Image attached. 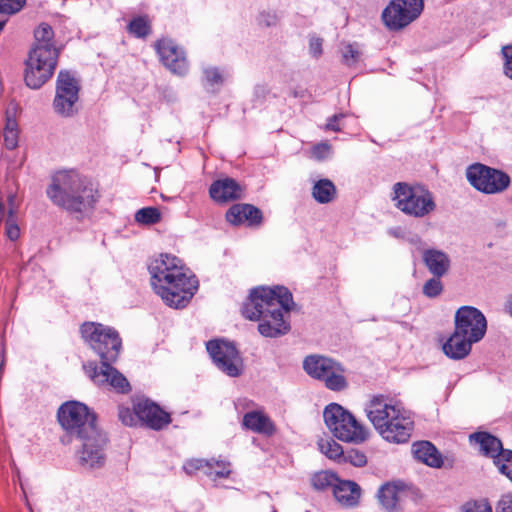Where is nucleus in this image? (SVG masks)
Returning <instances> with one entry per match:
<instances>
[{"instance_id":"1","label":"nucleus","mask_w":512,"mask_h":512,"mask_svg":"<svg viewBox=\"0 0 512 512\" xmlns=\"http://www.w3.org/2000/svg\"><path fill=\"white\" fill-rule=\"evenodd\" d=\"M291 304L292 294L286 287H258L251 290L241 312L246 319L260 322L258 331L262 336L276 338L290 330L283 313L290 311Z\"/></svg>"},{"instance_id":"2","label":"nucleus","mask_w":512,"mask_h":512,"mask_svg":"<svg viewBox=\"0 0 512 512\" xmlns=\"http://www.w3.org/2000/svg\"><path fill=\"white\" fill-rule=\"evenodd\" d=\"M58 421L69 435L83 441L80 454L81 463L90 468L104 464V447L106 435L96 426V416L86 405L77 401H69L60 406L57 413Z\"/></svg>"},{"instance_id":"3","label":"nucleus","mask_w":512,"mask_h":512,"mask_svg":"<svg viewBox=\"0 0 512 512\" xmlns=\"http://www.w3.org/2000/svg\"><path fill=\"white\" fill-rule=\"evenodd\" d=\"M149 272L155 292L170 307H185L197 289V281L186 275L175 256L160 255L149 265Z\"/></svg>"},{"instance_id":"4","label":"nucleus","mask_w":512,"mask_h":512,"mask_svg":"<svg viewBox=\"0 0 512 512\" xmlns=\"http://www.w3.org/2000/svg\"><path fill=\"white\" fill-rule=\"evenodd\" d=\"M46 194L54 205L70 213L92 210L99 198L92 183L75 171L55 173Z\"/></svg>"},{"instance_id":"5","label":"nucleus","mask_w":512,"mask_h":512,"mask_svg":"<svg viewBox=\"0 0 512 512\" xmlns=\"http://www.w3.org/2000/svg\"><path fill=\"white\" fill-rule=\"evenodd\" d=\"M326 426L340 441L360 444L368 438V430L352 413L337 403L327 405L323 412Z\"/></svg>"},{"instance_id":"6","label":"nucleus","mask_w":512,"mask_h":512,"mask_svg":"<svg viewBox=\"0 0 512 512\" xmlns=\"http://www.w3.org/2000/svg\"><path fill=\"white\" fill-rule=\"evenodd\" d=\"M395 206L403 213L423 218L436 209L432 193L424 186L398 182L393 186Z\"/></svg>"},{"instance_id":"7","label":"nucleus","mask_w":512,"mask_h":512,"mask_svg":"<svg viewBox=\"0 0 512 512\" xmlns=\"http://www.w3.org/2000/svg\"><path fill=\"white\" fill-rule=\"evenodd\" d=\"M80 331L83 339L99 355L101 364L117 360L121 339L115 330L99 323L86 322L82 324Z\"/></svg>"},{"instance_id":"8","label":"nucleus","mask_w":512,"mask_h":512,"mask_svg":"<svg viewBox=\"0 0 512 512\" xmlns=\"http://www.w3.org/2000/svg\"><path fill=\"white\" fill-rule=\"evenodd\" d=\"M306 373L331 391L340 392L348 387L345 369L341 363L322 355H310L303 361Z\"/></svg>"},{"instance_id":"9","label":"nucleus","mask_w":512,"mask_h":512,"mask_svg":"<svg viewBox=\"0 0 512 512\" xmlns=\"http://www.w3.org/2000/svg\"><path fill=\"white\" fill-rule=\"evenodd\" d=\"M58 50L33 47L25 62L24 80L28 87L39 89L53 75L58 62Z\"/></svg>"},{"instance_id":"10","label":"nucleus","mask_w":512,"mask_h":512,"mask_svg":"<svg viewBox=\"0 0 512 512\" xmlns=\"http://www.w3.org/2000/svg\"><path fill=\"white\" fill-rule=\"evenodd\" d=\"M466 177L471 186L485 194L502 193L511 183L507 173L481 163L470 165Z\"/></svg>"},{"instance_id":"11","label":"nucleus","mask_w":512,"mask_h":512,"mask_svg":"<svg viewBox=\"0 0 512 512\" xmlns=\"http://www.w3.org/2000/svg\"><path fill=\"white\" fill-rule=\"evenodd\" d=\"M424 8V0H392L382 12L384 24L390 30H400L417 19Z\"/></svg>"},{"instance_id":"12","label":"nucleus","mask_w":512,"mask_h":512,"mask_svg":"<svg viewBox=\"0 0 512 512\" xmlns=\"http://www.w3.org/2000/svg\"><path fill=\"white\" fill-rule=\"evenodd\" d=\"M79 90V82L70 72H59L53 101V107L59 115L70 117L75 113L74 105L78 101Z\"/></svg>"},{"instance_id":"13","label":"nucleus","mask_w":512,"mask_h":512,"mask_svg":"<svg viewBox=\"0 0 512 512\" xmlns=\"http://www.w3.org/2000/svg\"><path fill=\"white\" fill-rule=\"evenodd\" d=\"M206 349L215 365L231 377L241 374L242 360L233 343L224 340H210Z\"/></svg>"},{"instance_id":"14","label":"nucleus","mask_w":512,"mask_h":512,"mask_svg":"<svg viewBox=\"0 0 512 512\" xmlns=\"http://www.w3.org/2000/svg\"><path fill=\"white\" fill-rule=\"evenodd\" d=\"M403 408L385 395H373L365 406V413L378 434L396 418Z\"/></svg>"},{"instance_id":"15","label":"nucleus","mask_w":512,"mask_h":512,"mask_svg":"<svg viewBox=\"0 0 512 512\" xmlns=\"http://www.w3.org/2000/svg\"><path fill=\"white\" fill-rule=\"evenodd\" d=\"M454 322V330L472 341L479 342L486 333V318L484 314L475 307H460L455 313Z\"/></svg>"},{"instance_id":"16","label":"nucleus","mask_w":512,"mask_h":512,"mask_svg":"<svg viewBox=\"0 0 512 512\" xmlns=\"http://www.w3.org/2000/svg\"><path fill=\"white\" fill-rule=\"evenodd\" d=\"M84 369L91 380L98 386L110 385L121 393H127L130 390L127 379L112 367L111 363L101 364L100 367L89 363L88 365H84Z\"/></svg>"},{"instance_id":"17","label":"nucleus","mask_w":512,"mask_h":512,"mask_svg":"<svg viewBox=\"0 0 512 512\" xmlns=\"http://www.w3.org/2000/svg\"><path fill=\"white\" fill-rule=\"evenodd\" d=\"M134 410L139 416L140 426L160 430L171 422L170 415L149 399L136 401Z\"/></svg>"},{"instance_id":"18","label":"nucleus","mask_w":512,"mask_h":512,"mask_svg":"<svg viewBox=\"0 0 512 512\" xmlns=\"http://www.w3.org/2000/svg\"><path fill=\"white\" fill-rule=\"evenodd\" d=\"M155 48L166 68L175 74L183 75L186 73L188 65L184 52L173 41L159 40L156 42Z\"/></svg>"},{"instance_id":"19","label":"nucleus","mask_w":512,"mask_h":512,"mask_svg":"<svg viewBox=\"0 0 512 512\" xmlns=\"http://www.w3.org/2000/svg\"><path fill=\"white\" fill-rule=\"evenodd\" d=\"M414 429V421L407 411L404 409L394 418L379 435L386 441L391 443H406L409 441Z\"/></svg>"},{"instance_id":"20","label":"nucleus","mask_w":512,"mask_h":512,"mask_svg":"<svg viewBox=\"0 0 512 512\" xmlns=\"http://www.w3.org/2000/svg\"><path fill=\"white\" fill-rule=\"evenodd\" d=\"M470 441H474L479 445V451L485 457L491 458L493 464L496 466V462H502L503 455L508 452L509 449H504L503 444L499 438L488 433V432H476L470 435Z\"/></svg>"},{"instance_id":"21","label":"nucleus","mask_w":512,"mask_h":512,"mask_svg":"<svg viewBox=\"0 0 512 512\" xmlns=\"http://www.w3.org/2000/svg\"><path fill=\"white\" fill-rule=\"evenodd\" d=\"M243 191V187L236 180L225 178L214 181L210 186L209 194L216 202L226 203L241 199Z\"/></svg>"},{"instance_id":"22","label":"nucleus","mask_w":512,"mask_h":512,"mask_svg":"<svg viewBox=\"0 0 512 512\" xmlns=\"http://www.w3.org/2000/svg\"><path fill=\"white\" fill-rule=\"evenodd\" d=\"M226 219L233 225L247 222L249 226H259L262 223V212L251 204H235L226 213Z\"/></svg>"},{"instance_id":"23","label":"nucleus","mask_w":512,"mask_h":512,"mask_svg":"<svg viewBox=\"0 0 512 512\" xmlns=\"http://www.w3.org/2000/svg\"><path fill=\"white\" fill-rule=\"evenodd\" d=\"M477 343L454 330L453 334L443 344V352L454 360H460L469 355L472 344Z\"/></svg>"},{"instance_id":"24","label":"nucleus","mask_w":512,"mask_h":512,"mask_svg":"<svg viewBox=\"0 0 512 512\" xmlns=\"http://www.w3.org/2000/svg\"><path fill=\"white\" fill-rule=\"evenodd\" d=\"M423 262L433 276H445L451 265L449 256L437 249H427L423 252Z\"/></svg>"},{"instance_id":"25","label":"nucleus","mask_w":512,"mask_h":512,"mask_svg":"<svg viewBox=\"0 0 512 512\" xmlns=\"http://www.w3.org/2000/svg\"><path fill=\"white\" fill-rule=\"evenodd\" d=\"M333 494L342 506L354 507L359 503L361 488L353 481L339 480L335 484Z\"/></svg>"},{"instance_id":"26","label":"nucleus","mask_w":512,"mask_h":512,"mask_svg":"<svg viewBox=\"0 0 512 512\" xmlns=\"http://www.w3.org/2000/svg\"><path fill=\"white\" fill-rule=\"evenodd\" d=\"M412 451L416 459L434 468H440L443 459L437 448L429 441L416 442L412 446Z\"/></svg>"},{"instance_id":"27","label":"nucleus","mask_w":512,"mask_h":512,"mask_svg":"<svg viewBox=\"0 0 512 512\" xmlns=\"http://www.w3.org/2000/svg\"><path fill=\"white\" fill-rule=\"evenodd\" d=\"M243 426L256 433L272 435L275 427L269 417L258 411H251L244 415Z\"/></svg>"},{"instance_id":"28","label":"nucleus","mask_w":512,"mask_h":512,"mask_svg":"<svg viewBox=\"0 0 512 512\" xmlns=\"http://www.w3.org/2000/svg\"><path fill=\"white\" fill-rule=\"evenodd\" d=\"M400 493L401 489L397 484L386 483L379 488L377 497L387 512H397L400 509Z\"/></svg>"},{"instance_id":"29","label":"nucleus","mask_w":512,"mask_h":512,"mask_svg":"<svg viewBox=\"0 0 512 512\" xmlns=\"http://www.w3.org/2000/svg\"><path fill=\"white\" fill-rule=\"evenodd\" d=\"M336 194V187L329 179L318 180L312 188V196L320 204L332 202L335 199Z\"/></svg>"},{"instance_id":"30","label":"nucleus","mask_w":512,"mask_h":512,"mask_svg":"<svg viewBox=\"0 0 512 512\" xmlns=\"http://www.w3.org/2000/svg\"><path fill=\"white\" fill-rule=\"evenodd\" d=\"M35 45L34 47H45L48 49H56L52 43L54 32L50 25L42 23L34 31Z\"/></svg>"},{"instance_id":"31","label":"nucleus","mask_w":512,"mask_h":512,"mask_svg":"<svg viewBox=\"0 0 512 512\" xmlns=\"http://www.w3.org/2000/svg\"><path fill=\"white\" fill-rule=\"evenodd\" d=\"M338 481V477L329 471L317 472L311 478V484L316 490H325L328 487H333L334 489Z\"/></svg>"},{"instance_id":"32","label":"nucleus","mask_w":512,"mask_h":512,"mask_svg":"<svg viewBox=\"0 0 512 512\" xmlns=\"http://www.w3.org/2000/svg\"><path fill=\"white\" fill-rule=\"evenodd\" d=\"M128 32L137 38H145L151 33V25L146 16H138L128 24Z\"/></svg>"},{"instance_id":"33","label":"nucleus","mask_w":512,"mask_h":512,"mask_svg":"<svg viewBox=\"0 0 512 512\" xmlns=\"http://www.w3.org/2000/svg\"><path fill=\"white\" fill-rule=\"evenodd\" d=\"M318 446L320 451L326 455L329 459L333 460H342L343 457V448L342 446L337 443L335 440L328 438V439H321L318 442Z\"/></svg>"},{"instance_id":"34","label":"nucleus","mask_w":512,"mask_h":512,"mask_svg":"<svg viewBox=\"0 0 512 512\" xmlns=\"http://www.w3.org/2000/svg\"><path fill=\"white\" fill-rule=\"evenodd\" d=\"M183 469L189 475L202 470L207 476H212L213 462L205 459H190L183 465Z\"/></svg>"},{"instance_id":"35","label":"nucleus","mask_w":512,"mask_h":512,"mask_svg":"<svg viewBox=\"0 0 512 512\" xmlns=\"http://www.w3.org/2000/svg\"><path fill=\"white\" fill-rule=\"evenodd\" d=\"M160 219L161 213L156 207H145L135 214V220L140 224L151 225L159 222Z\"/></svg>"},{"instance_id":"36","label":"nucleus","mask_w":512,"mask_h":512,"mask_svg":"<svg viewBox=\"0 0 512 512\" xmlns=\"http://www.w3.org/2000/svg\"><path fill=\"white\" fill-rule=\"evenodd\" d=\"M342 62L351 67L356 65L361 58L362 52L360 51L357 44H344L341 49Z\"/></svg>"},{"instance_id":"37","label":"nucleus","mask_w":512,"mask_h":512,"mask_svg":"<svg viewBox=\"0 0 512 512\" xmlns=\"http://www.w3.org/2000/svg\"><path fill=\"white\" fill-rule=\"evenodd\" d=\"M443 288L441 277L433 276L424 283L422 292L428 298H436L443 292Z\"/></svg>"},{"instance_id":"38","label":"nucleus","mask_w":512,"mask_h":512,"mask_svg":"<svg viewBox=\"0 0 512 512\" xmlns=\"http://www.w3.org/2000/svg\"><path fill=\"white\" fill-rule=\"evenodd\" d=\"M118 417L119 420L126 426H138L139 416L135 413L134 408L130 409L128 407L119 406L118 408Z\"/></svg>"},{"instance_id":"39","label":"nucleus","mask_w":512,"mask_h":512,"mask_svg":"<svg viewBox=\"0 0 512 512\" xmlns=\"http://www.w3.org/2000/svg\"><path fill=\"white\" fill-rule=\"evenodd\" d=\"M26 4V0H0V14L13 15Z\"/></svg>"},{"instance_id":"40","label":"nucleus","mask_w":512,"mask_h":512,"mask_svg":"<svg viewBox=\"0 0 512 512\" xmlns=\"http://www.w3.org/2000/svg\"><path fill=\"white\" fill-rule=\"evenodd\" d=\"M502 462H496V467L500 474L507 477L512 482V450H508L503 455Z\"/></svg>"},{"instance_id":"41","label":"nucleus","mask_w":512,"mask_h":512,"mask_svg":"<svg viewBox=\"0 0 512 512\" xmlns=\"http://www.w3.org/2000/svg\"><path fill=\"white\" fill-rule=\"evenodd\" d=\"M342 460L345 462H349L356 467H362L367 463V458L364 453L351 449L347 451V453H343Z\"/></svg>"},{"instance_id":"42","label":"nucleus","mask_w":512,"mask_h":512,"mask_svg":"<svg viewBox=\"0 0 512 512\" xmlns=\"http://www.w3.org/2000/svg\"><path fill=\"white\" fill-rule=\"evenodd\" d=\"M501 52L504 58L503 72L512 79V45L503 46Z\"/></svg>"},{"instance_id":"43","label":"nucleus","mask_w":512,"mask_h":512,"mask_svg":"<svg viewBox=\"0 0 512 512\" xmlns=\"http://www.w3.org/2000/svg\"><path fill=\"white\" fill-rule=\"evenodd\" d=\"M465 512H493L488 500L468 502L465 504Z\"/></svg>"},{"instance_id":"44","label":"nucleus","mask_w":512,"mask_h":512,"mask_svg":"<svg viewBox=\"0 0 512 512\" xmlns=\"http://www.w3.org/2000/svg\"><path fill=\"white\" fill-rule=\"evenodd\" d=\"M211 461L213 462V467L217 466L219 468L218 470L213 471V475L211 477H213L214 480L217 478L229 477L231 470L229 469L230 464L228 462L214 459H211Z\"/></svg>"},{"instance_id":"45","label":"nucleus","mask_w":512,"mask_h":512,"mask_svg":"<svg viewBox=\"0 0 512 512\" xmlns=\"http://www.w3.org/2000/svg\"><path fill=\"white\" fill-rule=\"evenodd\" d=\"M495 512H512V493L500 496L495 506Z\"/></svg>"},{"instance_id":"46","label":"nucleus","mask_w":512,"mask_h":512,"mask_svg":"<svg viewBox=\"0 0 512 512\" xmlns=\"http://www.w3.org/2000/svg\"><path fill=\"white\" fill-rule=\"evenodd\" d=\"M205 80L209 85H220L223 83V77L217 68H207L204 70Z\"/></svg>"},{"instance_id":"47","label":"nucleus","mask_w":512,"mask_h":512,"mask_svg":"<svg viewBox=\"0 0 512 512\" xmlns=\"http://www.w3.org/2000/svg\"><path fill=\"white\" fill-rule=\"evenodd\" d=\"M331 146L327 142L318 143L313 147L312 154L317 160L325 159L330 152Z\"/></svg>"},{"instance_id":"48","label":"nucleus","mask_w":512,"mask_h":512,"mask_svg":"<svg viewBox=\"0 0 512 512\" xmlns=\"http://www.w3.org/2000/svg\"><path fill=\"white\" fill-rule=\"evenodd\" d=\"M4 142L7 149H15L18 145V131H4Z\"/></svg>"},{"instance_id":"49","label":"nucleus","mask_w":512,"mask_h":512,"mask_svg":"<svg viewBox=\"0 0 512 512\" xmlns=\"http://www.w3.org/2000/svg\"><path fill=\"white\" fill-rule=\"evenodd\" d=\"M6 235L12 241H15L19 238L20 229L15 220H6Z\"/></svg>"},{"instance_id":"50","label":"nucleus","mask_w":512,"mask_h":512,"mask_svg":"<svg viewBox=\"0 0 512 512\" xmlns=\"http://www.w3.org/2000/svg\"><path fill=\"white\" fill-rule=\"evenodd\" d=\"M277 15L275 13L264 12L259 15L258 21L262 26L270 27L277 23Z\"/></svg>"},{"instance_id":"51","label":"nucleus","mask_w":512,"mask_h":512,"mask_svg":"<svg viewBox=\"0 0 512 512\" xmlns=\"http://www.w3.org/2000/svg\"><path fill=\"white\" fill-rule=\"evenodd\" d=\"M344 117V114H335L328 119V122L325 125V130H331L338 132L340 131V127L338 126V121Z\"/></svg>"},{"instance_id":"52","label":"nucleus","mask_w":512,"mask_h":512,"mask_svg":"<svg viewBox=\"0 0 512 512\" xmlns=\"http://www.w3.org/2000/svg\"><path fill=\"white\" fill-rule=\"evenodd\" d=\"M310 52L319 57L322 54V40L320 38H313L309 43Z\"/></svg>"},{"instance_id":"53","label":"nucleus","mask_w":512,"mask_h":512,"mask_svg":"<svg viewBox=\"0 0 512 512\" xmlns=\"http://www.w3.org/2000/svg\"><path fill=\"white\" fill-rule=\"evenodd\" d=\"M4 131H18V125L14 118L7 116Z\"/></svg>"},{"instance_id":"54","label":"nucleus","mask_w":512,"mask_h":512,"mask_svg":"<svg viewBox=\"0 0 512 512\" xmlns=\"http://www.w3.org/2000/svg\"><path fill=\"white\" fill-rule=\"evenodd\" d=\"M7 202L9 207H18L16 202V195L14 193H10L8 195Z\"/></svg>"},{"instance_id":"55","label":"nucleus","mask_w":512,"mask_h":512,"mask_svg":"<svg viewBox=\"0 0 512 512\" xmlns=\"http://www.w3.org/2000/svg\"><path fill=\"white\" fill-rule=\"evenodd\" d=\"M17 210H18V207H9L6 220H15V215H16Z\"/></svg>"},{"instance_id":"56","label":"nucleus","mask_w":512,"mask_h":512,"mask_svg":"<svg viewBox=\"0 0 512 512\" xmlns=\"http://www.w3.org/2000/svg\"><path fill=\"white\" fill-rule=\"evenodd\" d=\"M506 310L512 316V294L509 296V298L506 302Z\"/></svg>"},{"instance_id":"57","label":"nucleus","mask_w":512,"mask_h":512,"mask_svg":"<svg viewBox=\"0 0 512 512\" xmlns=\"http://www.w3.org/2000/svg\"><path fill=\"white\" fill-rule=\"evenodd\" d=\"M4 211V204L2 202H0V215L3 213Z\"/></svg>"}]
</instances>
